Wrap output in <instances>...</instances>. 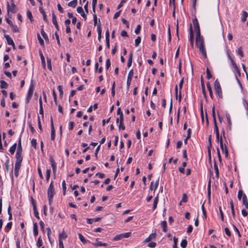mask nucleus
Here are the masks:
<instances>
[{
    "instance_id": "1",
    "label": "nucleus",
    "mask_w": 248,
    "mask_h": 248,
    "mask_svg": "<svg viewBox=\"0 0 248 248\" xmlns=\"http://www.w3.org/2000/svg\"><path fill=\"white\" fill-rule=\"evenodd\" d=\"M196 46L198 48L200 52L204 58H207V54L204 45L203 37L200 35H197L196 37Z\"/></svg>"
},
{
    "instance_id": "2",
    "label": "nucleus",
    "mask_w": 248,
    "mask_h": 248,
    "mask_svg": "<svg viewBox=\"0 0 248 248\" xmlns=\"http://www.w3.org/2000/svg\"><path fill=\"white\" fill-rule=\"evenodd\" d=\"M47 197L48 199L49 204L51 205L53 197L55 194V189L53 186V181H51L47 189Z\"/></svg>"
},
{
    "instance_id": "3",
    "label": "nucleus",
    "mask_w": 248,
    "mask_h": 248,
    "mask_svg": "<svg viewBox=\"0 0 248 248\" xmlns=\"http://www.w3.org/2000/svg\"><path fill=\"white\" fill-rule=\"evenodd\" d=\"M214 87L217 95H218L220 98H222V93L221 88L219 82L217 79L215 81Z\"/></svg>"
},
{
    "instance_id": "4",
    "label": "nucleus",
    "mask_w": 248,
    "mask_h": 248,
    "mask_svg": "<svg viewBox=\"0 0 248 248\" xmlns=\"http://www.w3.org/2000/svg\"><path fill=\"white\" fill-rule=\"evenodd\" d=\"M131 235V232H128L124 233H121L120 234L116 235L114 237H113L112 240L116 241L121 240L124 238H128Z\"/></svg>"
},
{
    "instance_id": "5",
    "label": "nucleus",
    "mask_w": 248,
    "mask_h": 248,
    "mask_svg": "<svg viewBox=\"0 0 248 248\" xmlns=\"http://www.w3.org/2000/svg\"><path fill=\"white\" fill-rule=\"evenodd\" d=\"M11 6L10 5L9 2H7V9L8 13L11 12L12 13H15L16 12V7L14 1L11 2Z\"/></svg>"
},
{
    "instance_id": "6",
    "label": "nucleus",
    "mask_w": 248,
    "mask_h": 248,
    "mask_svg": "<svg viewBox=\"0 0 248 248\" xmlns=\"http://www.w3.org/2000/svg\"><path fill=\"white\" fill-rule=\"evenodd\" d=\"M192 22L195 29V31L196 32V35L201 34L200 26L198 19L196 18L193 19Z\"/></svg>"
},
{
    "instance_id": "7",
    "label": "nucleus",
    "mask_w": 248,
    "mask_h": 248,
    "mask_svg": "<svg viewBox=\"0 0 248 248\" xmlns=\"http://www.w3.org/2000/svg\"><path fill=\"white\" fill-rule=\"evenodd\" d=\"M212 116H213L214 125V131L216 132L219 130H218V126L217 125L216 113H215V108L214 107L212 108Z\"/></svg>"
},
{
    "instance_id": "8",
    "label": "nucleus",
    "mask_w": 248,
    "mask_h": 248,
    "mask_svg": "<svg viewBox=\"0 0 248 248\" xmlns=\"http://www.w3.org/2000/svg\"><path fill=\"white\" fill-rule=\"evenodd\" d=\"M33 90H34L33 86L31 85L29 88V91L28 92L27 96L26 99L27 103H28L29 102L30 100H31V99L32 96V94H33Z\"/></svg>"
},
{
    "instance_id": "9",
    "label": "nucleus",
    "mask_w": 248,
    "mask_h": 248,
    "mask_svg": "<svg viewBox=\"0 0 248 248\" xmlns=\"http://www.w3.org/2000/svg\"><path fill=\"white\" fill-rule=\"evenodd\" d=\"M219 144L222 152L225 153L226 157H228V151L226 145H223V144L222 138L221 137L220 138V139Z\"/></svg>"
},
{
    "instance_id": "10",
    "label": "nucleus",
    "mask_w": 248,
    "mask_h": 248,
    "mask_svg": "<svg viewBox=\"0 0 248 248\" xmlns=\"http://www.w3.org/2000/svg\"><path fill=\"white\" fill-rule=\"evenodd\" d=\"M55 138V131L53 123L52 118H51V139L54 140Z\"/></svg>"
},
{
    "instance_id": "11",
    "label": "nucleus",
    "mask_w": 248,
    "mask_h": 248,
    "mask_svg": "<svg viewBox=\"0 0 248 248\" xmlns=\"http://www.w3.org/2000/svg\"><path fill=\"white\" fill-rule=\"evenodd\" d=\"M189 41L190 42V45L192 48L194 47V35L191 26L190 28V37H189Z\"/></svg>"
},
{
    "instance_id": "12",
    "label": "nucleus",
    "mask_w": 248,
    "mask_h": 248,
    "mask_svg": "<svg viewBox=\"0 0 248 248\" xmlns=\"http://www.w3.org/2000/svg\"><path fill=\"white\" fill-rule=\"evenodd\" d=\"M21 164L16 163L15 166V175L17 177L19 173V171L21 167Z\"/></svg>"
},
{
    "instance_id": "13",
    "label": "nucleus",
    "mask_w": 248,
    "mask_h": 248,
    "mask_svg": "<svg viewBox=\"0 0 248 248\" xmlns=\"http://www.w3.org/2000/svg\"><path fill=\"white\" fill-rule=\"evenodd\" d=\"M155 237H156V233L155 232L152 233L151 234H150V235L147 238H146L144 240V243L149 242L151 240L155 239Z\"/></svg>"
},
{
    "instance_id": "14",
    "label": "nucleus",
    "mask_w": 248,
    "mask_h": 248,
    "mask_svg": "<svg viewBox=\"0 0 248 248\" xmlns=\"http://www.w3.org/2000/svg\"><path fill=\"white\" fill-rule=\"evenodd\" d=\"M16 163L21 164L23 157L22 156V154L16 153Z\"/></svg>"
},
{
    "instance_id": "15",
    "label": "nucleus",
    "mask_w": 248,
    "mask_h": 248,
    "mask_svg": "<svg viewBox=\"0 0 248 248\" xmlns=\"http://www.w3.org/2000/svg\"><path fill=\"white\" fill-rule=\"evenodd\" d=\"M52 17L53 24H54V25L55 26V27H56L57 30H59V25H58V22L57 21L56 16L54 14V13H52Z\"/></svg>"
},
{
    "instance_id": "16",
    "label": "nucleus",
    "mask_w": 248,
    "mask_h": 248,
    "mask_svg": "<svg viewBox=\"0 0 248 248\" xmlns=\"http://www.w3.org/2000/svg\"><path fill=\"white\" fill-rule=\"evenodd\" d=\"M97 33H98V40L99 42H100L101 39V33H102V28H101L100 24H99L97 25Z\"/></svg>"
},
{
    "instance_id": "17",
    "label": "nucleus",
    "mask_w": 248,
    "mask_h": 248,
    "mask_svg": "<svg viewBox=\"0 0 248 248\" xmlns=\"http://www.w3.org/2000/svg\"><path fill=\"white\" fill-rule=\"evenodd\" d=\"M4 37L6 39L7 43L9 45H14V41L12 38L9 35L4 34Z\"/></svg>"
},
{
    "instance_id": "18",
    "label": "nucleus",
    "mask_w": 248,
    "mask_h": 248,
    "mask_svg": "<svg viewBox=\"0 0 248 248\" xmlns=\"http://www.w3.org/2000/svg\"><path fill=\"white\" fill-rule=\"evenodd\" d=\"M67 237V235L64 230L61 233L59 234V241L60 240L62 241V240H65Z\"/></svg>"
},
{
    "instance_id": "19",
    "label": "nucleus",
    "mask_w": 248,
    "mask_h": 248,
    "mask_svg": "<svg viewBox=\"0 0 248 248\" xmlns=\"http://www.w3.org/2000/svg\"><path fill=\"white\" fill-rule=\"evenodd\" d=\"M39 11L43 15L44 20L46 22H48V20L46 17V13H45V11L44 10L42 7L41 6L39 7Z\"/></svg>"
},
{
    "instance_id": "20",
    "label": "nucleus",
    "mask_w": 248,
    "mask_h": 248,
    "mask_svg": "<svg viewBox=\"0 0 248 248\" xmlns=\"http://www.w3.org/2000/svg\"><path fill=\"white\" fill-rule=\"evenodd\" d=\"M243 204L245 206L246 208L248 209V201L247 196L245 194L243 195L242 197Z\"/></svg>"
},
{
    "instance_id": "21",
    "label": "nucleus",
    "mask_w": 248,
    "mask_h": 248,
    "mask_svg": "<svg viewBox=\"0 0 248 248\" xmlns=\"http://www.w3.org/2000/svg\"><path fill=\"white\" fill-rule=\"evenodd\" d=\"M101 217H96L94 218H87V222L88 224H91L93 222H97L101 220Z\"/></svg>"
},
{
    "instance_id": "22",
    "label": "nucleus",
    "mask_w": 248,
    "mask_h": 248,
    "mask_svg": "<svg viewBox=\"0 0 248 248\" xmlns=\"http://www.w3.org/2000/svg\"><path fill=\"white\" fill-rule=\"evenodd\" d=\"M78 237L79 240L83 243V244H87L88 243L90 242V241L86 240L84 236L82 235V234L80 233H78Z\"/></svg>"
},
{
    "instance_id": "23",
    "label": "nucleus",
    "mask_w": 248,
    "mask_h": 248,
    "mask_svg": "<svg viewBox=\"0 0 248 248\" xmlns=\"http://www.w3.org/2000/svg\"><path fill=\"white\" fill-rule=\"evenodd\" d=\"M158 183H159V178L158 179V180L156 181V182H155V186L154 187H153V185L154 184V182H152L151 183V185H150V189L151 190H154V191H155L156 190V189L157 188V186H158Z\"/></svg>"
},
{
    "instance_id": "24",
    "label": "nucleus",
    "mask_w": 248,
    "mask_h": 248,
    "mask_svg": "<svg viewBox=\"0 0 248 248\" xmlns=\"http://www.w3.org/2000/svg\"><path fill=\"white\" fill-rule=\"evenodd\" d=\"M22 148L21 146V139H19V141L18 142L17 149L16 153L22 154Z\"/></svg>"
},
{
    "instance_id": "25",
    "label": "nucleus",
    "mask_w": 248,
    "mask_h": 248,
    "mask_svg": "<svg viewBox=\"0 0 248 248\" xmlns=\"http://www.w3.org/2000/svg\"><path fill=\"white\" fill-rule=\"evenodd\" d=\"M248 13L246 11H243L242 12L241 21L242 22H245L246 21L247 18L248 17Z\"/></svg>"
},
{
    "instance_id": "26",
    "label": "nucleus",
    "mask_w": 248,
    "mask_h": 248,
    "mask_svg": "<svg viewBox=\"0 0 248 248\" xmlns=\"http://www.w3.org/2000/svg\"><path fill=\"white\" fill-rule=\"evenodd\" d=\"M39 113L40 114H42L43 116H44L42 100L41 97H40L39 98Z\"/></svg>"
},
{
    "instance_id": "27",
    "label": "nucleus",
    "mask_w": 248,
    "mask_h": 248,
    "mask_svg": "<svg viewBox=\"0 0 248 248\" xmlns=\"http://www.w3.org/2000/svg\"><path fill=\"white\" fill-rule=\"evenodd\" d=\"M132 57H133V53L132 52H130L129 54V58L127 62V67H130L132 63Z\"/></svg>"
},
{
    "instance_id": "28",
    "label": "nucleus",
    "mask_w": 248,
    "mask_h": 248,
    "mask_svg": "<svg viewBox=\"0 0 248 248\" xmlns=\"http://www.w3.org/2000/svg\"><path fill=\"white\" fill-rule=\"evenodd\" d=\"M41 34L43 36V37L44 38V39L45 40V41L46 42H48L49 41V39L48 38V36L46 34V33L45 32L43 28H42V29H41Z\"/></svg>"
},
{
    "instance_id": "29",
    "label": "nucleus",
    "mask_w": 248,
    "mask_h": 248,
    "mask_svg": "<svg viewBox=\"0 0 248 248\" xmlns=\"http://www.w3.org/2000/svg\"><path fill=\"white\" fill-rule=\"evenodd\" d=\"M38 234V225L36 222L33 223V234L36 236Z\"/></svg>"
},
{
    "instance_id": "30",
    "label": "nucleus",
    "mask_w": 248,
    "mask_h": 248,
    "mask_svg": "<svg viewBox=\"0 0 248 248\" xmlns=\"http://www.w3.org/2000/svg\"><path fill=\"white\" fill-rule=\"evenodd\" d=\"M214 167L215 170L216 176L217 178L219 177V170L216 161L214 162Z\"/></svg>"
},
{
    "instance_id": "31",
    "label": "nucleus",
    "mask_w": 248,
    "mask_h": 248,
    "mask_svg": "<svg viewBox=\"0 0 248 248\" xmlns=\"http://www.w3.org/2000/svg\"><path fill=\"white\" fill-rule=\"evenodd\" d=\"M158 202V195H157L154 200L153 209L155 210L157 207V205Z\"/></svg>"
},
{
    "instance_id": "32",
    "label": "nucleus",
    "mask_w": 248,
    "mask_h": 248,
    "mask_svg": "<svg viewBox=\"0 0 248 248\" xmlns=\"http://www.w3.org/2000/svg\"><path fill=\"white\" fill-rule=\"evenodd\" d=\"M77 3H78L77 0H73L69 2L68 4V5L69 7L75 8L77 6Z\"/></svg>"
},
{
    "instance_id": "33",
    "label": "nucleus",
    "mask_w": 248,
    "mask_h": 248,
    "mask_svg": "<svg viewBox=\"0 0 248 248\" xmlns=\"http://www.w3.org/2000/svg\"><path fill=\"white\" fill-rule=\"evenodd\" d=\"M16 146L17 144L15 143L10 147L9 149V152L12 155H13L15 153Z\"/></svg>"
},
{
    "instance_id": "34",
    "label": "nucleus",
    "mask_w": 248,
    "mask_h": 248,
    "mask_svg": "<svg viewBox=\"0 0 248 248\" xmlns=\"http://www.w3.org/2000/svg\"><path fill=\"white\" fill-rule=\"evenodd\" d=\"M232 64L233 66V67L234 68V69H235V70L239 74H240V70L236 64V63L234 62V61L233 60H232Z\"/></svg>"
},
{
    "instance_id": "35",
    "label": "nucleus",
    "mask_w": 248,
    "mask_h": 248,
    "mask_svg": "<svg viewBox=\"0 0 248 248\" xmlns=\"http://www.w3.org/2000/svg\"><path fill=\"white\" fill-rule=\"evenodd\" d=\"M207 89L208 90L210 96L211 97V98H213V92H212V88H211V85H210L209 83H208L207 84Z\"/></svg>"
},
{
    "instance_id": "36",
    "label": "nucleus",
    "mask_w": 248,
    "mask_h": 248,
    "mask_svg": "<svg viewBox=\"0 0 248 248\" xmlns=\"http://www.w3.org/2000/svg\"><path fill=\"white\" fill-rule=\"evenodd\" d=\"M162 227L163 228V231L165 232H167V223L166 221H163L161 223Z\"/></svg>"
},
{
    "instance_id": "37",
    "label": "nucleus",
    "mask_w": 248,
    "mask_h": 248,
    "mask_svg": "<svg viewBox=\"0 0 248 248\" xmlns=\"http://www.w3.org/2000/svg\"><path fill=\"white\" fill-rule=\"evenodd\" d=\"M0 82V88L2 89H6L8 87V84L4 80H1Z\"/></svg>"
},
{
    "instance_id": "38",
    "label": "nucleus",
    "mask_w": 248,
    "mask_h": 248,
    "mask_svg": "<svg viewBox=\"0 0 248 248\" xmlns=\"http://www.w3.org/2000/svg\"><path fill=\"white\" fill-rule=\"evenodd\" d=\"M187 201V196L186 193H184L183 194V197L181 199V201L180 202V204H181L182 202H186Z\"/></svg>"
},
{
    "instance_id": "39",
    "label": "nucleus",
    "mask_w": 248,
    "mask_h": 248,
    "mask_svg": "<svg viewBox=\"0 0 248 248\" xmlns=\"http://www.w3.org/2000/svg\"><path fill=\"white\" fill-rule=\"evenodd\" d=\"M12 226V222H8L5 227V231L8 232L11 229Z\"/></svg>"
},
{
    "instance_id": "40",
    "label": "nucleus",
    "mask_w": 248,
    "mask_h": 248,
    "mask_svg": "<svg viewBox=\"0 0 248 248\" xmlns=\"http://www.w3.org/2000/svg\"><path fill=\"white\" fill-rule=\"evenodd\" d=\"M51 170L50 169H47L46 171V180L47 182L48 181L50 177Z\"/></svg>"
},
{
    "instance_id": "41",
    "label": "nucleus",
    "mask_w": 248,
    "mask_h": 248,
    "mask_svg": "<svg viewBox=\"0 0 248 248\" xmlns=\"http://www.w3.org/2000/svg\"><path fill=\"white\" fill-rule=\"evenodd\" d=\"M141 42V38L140 36H138L135 41V45L136 47L138 46H139V44H140Z\"/></svg>"
},
{
    "instance_id": "42",
    "label": "nucleus",
    "mask_w": 248,
    "mask_h": 248,
    "mask_svg": "<svg viewBox=\"0 0 248 248\" xmlns=\"http://www.w3.org/2000/svg\"><path fill=\"white\" fill-rule=\"evenodd\" d=\"M11 28L12 29L13 32H19V29L16 25L13 24L11 26Z\"/></svg>"
},
{
    "instance_id": "43",
    "label": "nucleus",
    "mask_w": 248,
    "mask_h": 248,
    "mask_svg": "<svg viewBox=\"0 0 248 248\" xmlns=\"http://www.w3.org/2000/svg\"><path fill=\"white\" fill-rule=\"evenodd\" d=\"M62 189H63V195H65V193H66V183H65V180H63L62 182Z\"/></svg>"
},
{
    "instance_id": "44",
    "label": "nucleus",
    "mask_w": 248,
    "mask_h": 248,
    "mask_svg": "<svg viewBox=\"0 0 248 248\" xmlns=\"http://www.w3.org/2000/svg\"><path fill=\"white\" fill-rule=\"evenodd\" d=\"M27 16L30 19V20H31V22H32L33 20L31 13L30 11H29V10L27 11Z\"/></svg>"
},
{
    "instance_id": "45",
    "label": "nucleus",
    "mask_w": 248,
    "mask_h": 248,
    "mask_svg": "<svg viewBox=\"0 0 248 248\" xmlns=\"http://www.w3.org/2000/svg\"><path fill=\"white\" fill-rule=\"evenodd\" d=\"M187 241L186 239H183L181 242L180 245L182 248H185L187 246Z\"/></svg>"
},
{
    "instance_id": "46",
    "label": "nucleus",
    "mask_w": 248,
    "mask_h": 248,
    "mask_svg": "<svg viewBox=\"0 0 248 248\" xmlns=\"http://www.w3.org/2000/svg\"><path fill=\"white\" fill-rule=\"evenodd\" d=\"M43 245L42 240L41 238V237H39L37 242L36 243L37 247L38 248H40Z\"/></svg>"
},
{
    "instance_id": "47",
    "label": "nucleus",
    "mask_w": 248,
    "mask_h": 248,
    "mask_svg": "<svg viewBox=\"0 0 248 248\" xmlns=\"http://www.w3.org/2000/svg\"><path fill=\"white\" fill-rule=\"evenodd\" d=\"M244 194H243V192L242 191V189H239L238 192V199L239 200H241V198H242V197H243V195Z\"/></svg>"
},
{
    "instance_id": "48",
    "label": "nucleus",
    "mask_w": 248,
    "mask_h": 248,
    "mask_svg": "<svg viewBox=\"0 0 248 248\" xmlns=\"http://www.w3.org/2000/svg\"><path fill=\"white\" fill-rule=\"evenodd\" d=\"M118 126L119 130H124L125 129V126L124 124V122H120Z\"/></svg>"
},
{
    "instance_id": "49",
    "label": "nucleus",
    "mask_w": 248,
    "mask_h": 248,
    "mask_svg": "<svg viewBox=\"0 0 248 248\" xmlns=\"http://www.w3.org/2000/svg\"><path fill=\"white\" fill-rule=\"evenodd\" d=\"M37 38H38V41L39 42V43L40 44V45H41L42 46H44V40H43V39L41 37L40 35H39V34H37Z\"/></svg>"
},
{
    "instance_id": "50",
    "label": "nucleus",
    "mask_w": 248,
    "mask_h": 248,
    "mask_svg": "<svg viewBox=\"0 0 248 248\" xmlns=\"http://www.w3.org/2000/svg\"><path fill=\"white\" fill-rule=\"evenodd\" d=\"M237 53L238 55H240L241 57H244V54H243V52L242 51V47H240L238 49V50L237 51Z\"/></svg>"
},
{
    "instance_id": "51",
    "label": "nucleus",
    "mask_w": 248,
    "mask_h": 248,
    "mask_svg": "<svg viewBox=\"0 0 248 248\" xmlns=\"http://www.w3.org/2000/svg\"><path fill=\"white\" fill-rule=\"evenodd\" d=\"M110 65H111L110 60V59H108L106 62V68L107 70L108 69V68L110 66Z\"/></svg>"
},
{
    "instance_id": "52",
    "label": "nucleus",
    "mask_w": 248,
    "mask_h": 248,
    "mask_svg": "<svg viewBox=\"0 0 248 248\" xmlns=\"http://www.w3.org/2000/svg\"><path fill=\"white\" fill-rule=\"evenodd\" d=\"M33 211H34V215L35 216V217L37 218H39V213H38V212L37 211V208L36 207H35L34 206V208H33Z\"/></svg>"
},
{
    "instance_id": "53",
    "label": "nucleus",
    "mask_w": 248,
    "mask_h": 248,
    "mask_svg": "<svg viewBox=\"0 0 248 248\" xmlns=\"http://www.w3.org/2000/svg\"><path fill=\"white\" fill-rule=\"evenodd\" d=\"M206 74H207V79H210L211 78H212V75H211V73L209 69L208 68H206Z\"/></svg>"
},
{
    "instance_id": "54",
    "label": "nucleus",
    "mask_w": 248,
    "mask_h": 248,
    "mask_svg": "<svg viewBox=\"0 0 248 248\" xmlns=\"http://www.w3.org/2000/svg\"><path fill=\"white\" fill-rule=\"evenodd\" d=\"M37 121H38V127H39V129L40 130V132H42V131H43V129H42V125H41V124L40 118V117L39 116H38Z\"/></svg>"
},
{
    "instance_id": "55",
    "label": "nucleus",
    "mask_w": 248,
    "mask_h": 248,
    "mask_svg": "<svg viewBox=\"0 0 248 248\" xmlns=\"http://www.w3.org/2000/svg\"><path fill=\"white\" fill-rule=\"evenodd\" d=\"M31 144L35 149H36V146H37L36 140H35L34 139H33L31 140Z\"/></svg>"
},
{
    "instance_id": "56",
    "label": "nucleus",
    "mask_w": 248,
    "mask_h": 248,
    "mask_svg": "<svg viewBox=\"0 0 248 248\" xmlns=\"http://www.w3.org/2000/svg\"><path fill=\"white\" fill-rule=\"evenodd\" d=\"M202 210L203 214V216L204 218H206L207 216L206 213V211L205 210L204 207V204H203L202 206Z\"/></svg>"
},
{
    "instance_id": "57",
    "label": "nucleus",
    "mask_w": 248,
    "mask_h": 248,
    "mask_svg": "<svg viewBox=\"0 0 248 248\" xmlns=\"http://www.w3.org/2000/svg\"><path fill=\"white\" fill-rule=\"evenodd\" d=\"M224 231H225V233L226 234V235L227 236H228L229 237L231 236V232L228 228L226 227L224 229Z\"/></svg>"
},
{
    "instance_id": "58",
    "label": "nucleus",
    "mask_w": 248,
    "mask_h": 248,
    "mask_svg": "<svg viewBox=\"0 0 248 248\" xmlns=\"http://www.w3.org/2000/svg\"><path fill=\"white\" fill-rule=\"evenodd\" d=\"M140 29H141V26L140 25H138L135 30V33L137 34H139L140 32Z\"/></svg>"
},
{
    "instance_id": "59",
    "label": "nucleus",
    "mask_w": 248,
    "mask_h": 248,
    "mask_svg": "<svg viewBox=\"0 0 248 248\" xmlns=\"http://www.w3.org/2000/svg\"><path fill=\"white\" fill-rule=\"evenodd\" d=\"M51 165L52 168L53 172L54 174H55V173L56 172V168H57L56 163L51 164Z\"/></svg>"
},
{
    "instance_id": "60",
    "label": "nucleus",
    "mask_w": 248,
    "mask_h": 248,
    "mask_svg": "<svg viewBox=\"0 0 248 248\" xmlns=\"http://www.w3.org/2000/svg\"><path fill=\"white\" fill-rule=\"evenodd\" d=\"M232 226L235 232H237L238 237H241V235L238 228L234 225H233Z\"/></svg>"
},
{
    "instance_id": "61",
    "label": "nucleus",
    "mask_w": 248,
    "mask_h": 248,
    "mask_svg": "<svg viewBox=\"0 0 248 248\" xmlns=\"http://www.w3.org/2000/svg\"><path fill=\"white\" fill-rule=\"evenodd\" d=\"M133 75H134V71H133V69H131L129 72L127 78L132 79L133 77Z\"/></svg>"
},
{
    "instance_id": "62",
    "label": "nucleus",
    "mask_w": 248,
    "mask_h": 248,
    "mask_svg": "<svg viewBox=\"0 0 248 248\" xmlns=\"http://www.w3.org/2000/svg\"><path fill=\"white\" fill-rule=\"evenodd\" d=\"M177 241H178V238L174 237H173V242H174V245L173 246V248H177Z\"/></svg>"
},
{
    "instance_id": "63",
    "label": "nucleus",
    "mask_w": 248,
    "mask_h": 248,
    "mask_svg": "<svg viewBox=\"0 0 248 248\" xmlns=\"http://www.w3.org/2000/svg\"><path fill=\"white\" fill-rule=\"evenodd\" d=\"M47 67L49 70H51L52 67L51 64V60L49 58H47Z\"/></svg>"
},
{
    "instance_id": "64",
    "label": "nucleus",
    "mask_w": 248,
    "mask_h": 248,
    "mask_svg": "<svg viewBox=\"0 0 248 248\" xmlns=\"http://www.w3.org/2000/svg\"><path fill=\"white\" fill-rule=\"evenodd\" d=\"M97 240H98V239H96L97 242L96 243H92V244L95 247L102 246V242L98 241Z\"/></svg>"
}]
</instances>
